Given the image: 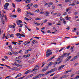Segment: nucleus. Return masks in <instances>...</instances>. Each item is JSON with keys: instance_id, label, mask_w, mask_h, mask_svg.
<instances>
[{"instance_id": "obj_40", "label": "nucleus", "mask_w": 79, "mask_h": 79, "mask_svg": "<svg viewBox=\"0 0 79 79\" xmlns=\"http://www.w3.org/2000/svg\"><path fill=\"white\" fill-rule=\"evenodd\" d=\"M69 3H69V5H70H70H71V6H74V5H76V4H74V3H72L71 4H70Z\"/></svg>"}, {"instance_id": "obj_59", "label": "nucleus", "mask_w": 79, "mask_h": 79, "mask_svg": "<svg viewBox=\"0 0 79 79\" xmlns=\"http://www.w3.org/2000/svg\"><path fill=\"white\" fill-rule=\"evenodd\" d=\"M28 53V50H26L25 51V53Z\"/></svg>"}, {"instance_id": "obj_6", "label": "nucleus", "mask_w": 79, "mask_h": 79, "mask_svg": "<svg viewBox=\"0 0 79 79\" xmlns=\"http://www.w3.org/2000/svg\"><path fill=\"white\" fill-rule=\"evenodd\" d=\"M9 6V3H6L4 5V9L5 10H8V6Z\"/></svg>"}, {"instance_id": "obj_55", "label": "nucleus", "mask_w": 79, "mask_h": 79, "mask_svg": "<svg viewBox=\"0 0 79 79\" xmlns=\"http://www.w3.org/2000/svg\"><path fill=\"white\" fill-rule=\"evenodd\" d=\"M19 53H23V50H20L19 51V52H18Z\"/></svg>"}, {"instance_id": "obj_63", "label": "nucleus", "mask_w": 79, "mask_h": 79, "mask_svg": "<svg viewBox=\"0 0 79 79\" xmlns=\"http://www.w3.org/2000/svg\"><path fill=\"white\" fill-rule=\"evenodd\" d=\"M52 9H55V6H53L52 7Z\"/></svg>"}, {"instance_id": "obj_35", "label": "nucleus", "mask_w": 79, "mask_h": 79, "mask_svg": "<svg viewBox=\"0 0 79 79\" xmlns=\"http://www.w3.org/2000/svg\"><path fill=\"white\" fill-rule=\"evenodd\" d=\"M61 15V14L60 13H59L57 15V17H59V16H60Z\"/></svg>"}, {"instance_id": "obj_45", "label": "nucleus", "mask_w": 79, "mask_h": 79, "mask_svg": "<svg viewBox=\"0 0 79 79\" xmlns=\"http://www.w3.org/2000/svg\"><path fill=\"white\" fill-rule=\"evenodd\" d=\"M43 22L44 23H47V20L45 19L43 21Z\"/></svg>"}, {"instance_id": "obj_64", "label": "nucleus", "mask_w": 79, "mask_h": 79, "mask_svg": "<svg viewBox=\"0 0 79 79\" xmlns=\"http://www.w3.org/2000/svg\"><path fill=\"white\" fill-rule=\"evenodd\" d=\"M14 70H17V68L14 67Z\"/></svg>"}, {"instance_id": "obj_51", "label": "nucleus", "mask_w": 79, "mask_h": 79, "mask_svg": "<svg viewBox=\"0 0 79 79\" xmlns=\"http://www.w3.org/2000/svg\"><path fill=\"white\" fill-rule=\"evenodd\" d=\"M10 37H12V38L14 37V35H13V34H11L10 35Z\"/></svg>"}, {"instance_id": "obj_62", "label": "nucleus", "mask_w": 79, "mask_h": 79, "mask_svg": "<svg viewBox=\"0 0 79 79\" xmlns=\"http://www.w3.org/2000/svg\"><path fill=\"white\" fill-rule=\"evenodd\" d=\"M17 61L18 63H21V60H18Z\"/></svg>"}, {"instance_id": "obj_21", "label": "nucleus", "mask_w": 79, "mask_h": 79, "mask_svg": "<svg viewBox=\"0 0 79 79\" xmlns=\"http://www.w3.org/2000/svg\"><path fill=\"white\" fill-rule=\"evenodd\" d=\"M72 9V7H69L68 8H67L66 9V12H68L70 10Z\"/></svg>"}, {"instance_id": "obj_37", "label": "nucleus", "mask_w": 79, "mask_h": 79, "mask_svg": "<svg viewBox=\"0 0 79 79\" xmlns=\"http://www.w3.org/2000/svg\"><path fill=\"white\" fill-rule=\"evenodd\" d=\"M32 43L33 44H35L36 42H37V41L35 40H33L32 41Z\"/></svg>"}, {"instance_id": "obj_38", "label": "nucleus", "mask_w": 79, "mask_h": 79, "mask_svg": "<svg viewBox=\"0 0 79 79\" xmlns=\"http://www.w3.org/2000/svg\"><path fill=\"white\" fill-rule=\"evenodd\" d=\"M31 1V0H28L26 1V3H30Z\"/></svg>"}, {"instance_id": "obj_7", "label": "nucleus", "mask_w": 79, "mask_h": 79, "mask_svg": "<svg viewBox=\"0 0 79 79\" xmlns=\"http://www.w3.org/2000/svg\"><path fill=\"white\" fill-rule=\"evenodd\" d=\"M31 42L29 41H25V42L23 43L24 45H29V44H30Z\"/></svg>"}, {"instance_id": "obj_34", "label": "nucleus", "mask_w": 79, "mask_h": 79, "mask_svg": "<svg viewBox=\"0 0 79 79\" xmlns=\"http://www.w3.org/2000/svg\"><path fill=\"white\" fill-rule=\"evenodd\" d=\"M30 73V70H28L26 71V72H25V74H28V73Z\"/></svg>"}, {"instance_id": "obj_5", "label": "nucleus", "mask_w": 79, "mask_h": 79, "mask_svg": "<svg viewBox=\"0 0 79 79\" xmlns=\"http://www.w3.org/2000/svg\"><path fill=\"white\" fill-rule=\"evenodd\" d=\"M56 68L52 69L51 70H50L49 71H48V72H47L45 73V75H47L48 74H49L50 73H51L54 72V71H56Z\"/></svg>"}, {"instance_id": "obj_43", "label": "nucleus", "mask_w": 79, "mask_h": 79, "mask_svg": "<svg viewBox=\"0 0 79 79\" xmlns=\"http://www.w3.org/2000/svg\"><path fill=\"white\" fill-rule=\"evenodd\" d=\"M79 76L77 75L76 76V77L74 78V79H79Z\"/></svg>"}, {"instance_id": "obj_50", "label": "nucleus", "mask_w": 79, "mask_h": 79, "mask_svg": "<svg viewBox=\"0 0 79 79\" xmlns=\"http://www.w3.org/2000/svg\"><path fill=\"white\" fill-rule=\"evenodd\" d=\"M14 64L16 65L17 66H19V64H18L16 62L14 63Z\"/></svg>"}, {"instance_id": "obj_36", "label": "nucleus", "mask_w": 79, "mask_h": 79, "mask_svg": "<svg viewBox=\"0 0 79 79\" xmlns=\"http://www.w3.org/2000/svg\"><path fill=\"white\" fill-rule=\"evenodd\" d=\"M7 36L8 38H10L11 37L10 35V34H8L7 35Z\"/></svg>"}, {"instance_id": "obj_25", "label": "nucleus", "mask_w": 79, "mask_h": 79, "mask_svg": "<svg viewBox=\"0 0 79 79\" xmlns=\"http://www.w3.org/2000/svg\"><path fill=\"white\" fill-rule=\"evenodd\" d=\"M65 18L67 19L66 20H70L71 19V18L70 17H65Z\"/></svg>"}, {"instance_id": "obj_13", "label": "nucleus", "mask_w": 79, "mask_h": 79, "mask_svg": "<svg viewBox=\"0 0 79 79\" xmlns=\"http://www.w3.org/2000/svg\"><path fill=\"white\" fill-rule=\"evenodd\" d=\"M21 75H22V74H21V73H19L15 77V78H17V77H21Z\"/></svg>"}, {"instance_id": "obj_3", "label": "nucleus", "mask_w": 79, "mask_h": 79, "mask_svg": "<svg viewBox=\"0 0 79 79\" xmlns=\"http://www.w3.org/2000/svg\"><path fill=\"white\" fill-rule=\"evenodd\" d=\"M22 21L21 20H19L18 21H16V23H17V24L18 25H19L18 26L19 27H23V24H19V23H22Z\"/></svg>"}, {"instance_id": "obj_29", "label": "nucleus", "mask_w": 79, "mask_h": 79, "mask_svg": "<svg viewBox=\"0 0 79 79\" xmlns=\"http://www.w3.org/2000/svg\"><path fill=\"white\" fill-rule=\"evenodd\" d=\"M41 19L40 18H36L35 19V20H40Z\"/></svg>"}, {"instance_id": "obj_49", "label": "nucleus", "mask_w": 79, "mask_h": 79, "mask_svg": "<svg viewBox=\"0 0 79 79\" xmlns=\"http://www.w3.org/2000/svg\"><path fill=\"white\" fill-rule=\"evenodd\" d=\"M42 64L43 65L42 66H41V68H42V67H43V66H44V65H45V62H43L42 63Z\"/></svg>"}, {"instance_id": "obj_46", "label": "nucleus", "mask_w": 79, "mask_h": 79, "mask_svg": "<svg viewBox=\"0 0 79 79\" xmlns=\"http://www.w3.org/2000/svg\"><path fill=\"white\" fill-rule=\"evenodd\" d=\"M63 15L64 16H66V15H67V12H64L63 14Z\"/></svg>"}, {"instance_id": "obj_27", "label": "nucleus", "mask_w": 79, "mask_h": 79, "mask_svg": "<svg viewBox=\"0 0 79 79\" xmlns=\"http://www.w3.org/2000/svg\"><path fill=\"white\" fill-rule=\"evenodd\" d=\"M48 65H47L46 67H45L44 68V69H45L46 70V71H47L48 69Z\"/></svg>"}, {"instance_id": "obj_15", "label": "nucleus", "mask_w": 79, "mask_h": 79, "mask_svg": "<svg viewBox=\"0 0 79 79\" xmlns=\"http://www.w3.org/2000/svg\"><path fill=\"white\" fill-rule=\"evenodd\" d=\"M51 15H52L54 16L56 15H57V13H54V11H52L51 13Z\"/></svg>"}, {"instance_id": "obj_17", "label": "nucleus", "mask_w": 79, "mask_h": 79, "mask_svg": "<svg viewBox=\"0 0 79 79\" xmlns=\"http://www.w3.org/2000/svg\"><path fill=\"white\" fill-rule=\"evenodd\" d=\"M55 57V56H53L52 57L50 58H49L48 61H51V60H52V59H53V58H54Z\"/></svg>"}, {"instance_id": "obj_10", "label": "nucleus", "mask_w": 79, "mask_h": 79, "mask_svg": "<svg viewBox=\"0 0 79 79\" xmlns=\"http://www.w3.org/2000/svg\"><path fill=\"white\" fill-rule=\"evenodd\" d=\"M39 68V66L36 65L35 68L33 70V71H35V70H37Z\"/></svg>"}, {"instance_id": "obj_31", "label": "nucleus", "mask_w": 79, "mask_h": 79, "mask_svg": "<svg viewBox=\"0 0 79 79\" xmlns=\"http://www.w3.org/2000/svg\"><path fill=\"white\" fill-rule=\"evenodd\" d=\"M61 58H62V57H61V56H59L57 59V61H59L60 60V59Z\"/></svg>"}, {"instance_id": "obj_53", "label": "nucleus", "mask_w": 79, "mask_h": 79, "mask_svg": "<svg viewBox=\"0 0 79 79\" xmlns=\"http://www.w3.org/2000/svg\"><path fill=\"white\" fill-rule=\"evenodd\" d=\"M1 17H2V19H3V17H4V15L3 14H2L1 15Z\"/></svg>"}, {"instance_id": "obj_47", "label": "nucleus", "mask_w": 79, "mask_h": 79, "mask_svg": "<svg viewBox=\"0 0 79 79\" xmlns=\"http://www.w3.org/2000/svg\"><path fill=\"white\" fill-rule=\"evenodd\" d=\"M64 48H62L58 52H60L61 51H62L63 50Z\"/></svg>"}, {"instance_id": "obj_39", "label": "nucleus", "mask_w": 79, "mask_h": 79, "mask_svg": "<svg viewBox=\"0 0 79 79\" xmlns=\"http://www.w3.org/2000/svg\"><path fill=\"white\" fill-rule=\"evenodd\" d=\"M71 2V0H65V3H67V2Z\"/></svg>"}, {"instance_id": "obj_16", "label": "nucleus", "mask_w": 79, "mask_h": 79, "mask_svg": "<svg viewBox=\"0 0 79 79\" xmlns=\"http://www.w3.org/2000/svg\"><path fill=\"white\" fill-rule=\"evenodd\" d=\"M37 76L38 78H39V77H42V76H44V74H40Z\"/></svg>"}, {"instance_id": "obj_54", "label": "nucleus", "mask_w": 79, "mask_h": 79, "mask_svg": "<svg viewBox=\"0 0 79 79\" xmlns=\"http://www.w3.org/2000/svg\"><path fill=\"white\" fill-rule=\"evenodd\" d=\"M12 5L14 8H15V4L14 3H12Z\"/></svg>"}, {"instance_id": "obj_18", "label": "nucleus", "mask_w": 79, "mask_h": 79, "mask_svg": "<svg viewBox=\"0 0 79 79\" xmlns=\"http://www.w3.org/2000/svg\"><path fill=\"white\" fill-rule=\"evenodd\" d=\"M34 23L35 24H36V26H39L40 24V23H38L37 22L35 21H34Z\"/></svg>"}, {"instance_id": "obj_14", "label": "nucleus", "mask_w": 79, "mask_h": 79, "mask_svg": "<svg viewBox=\"0 0 79 79\" xmlns=\"http://www.w3.org/2000/svg\"><path fill=\"white\" fill-rule=\"evenodd\" d=\"M49 13V12L46 11V12L44 13V15H45L46 14H47V15H46L45 16H49V15L50 14Z\"/></svg>"}, {"instance_id": "obj_42", "label": "nucleus", "mask_w": 79, "mask_h": 79, "mask_svg": "<svg viewBox=\"0 0 79 79\" xmlns=\"http://www.w3.org/2000/svg\"><path fill=\"white\" fill-rule=\"evenodd\" d=\"M24 19H25V20H27V21H29V19L27 18L26 17H24Z\"/></svg>"}, {"instance_id": "obj_32", "label": "nucleus", "mask_w": 79, "mask_h": 79, "mask_svg": "<svg viewBox=\"0 0 79 79\" xmlns=\"http://www.w3.org/2000/svg\"><path fill=\"white\" fill-rule=\"evenodd\" d=\"M4 18L5 19V21H7V17H6V15H5Z\"/></svg>"}, {"instance_id": "obj_11", "label": "nucleus", "mask_w": 79, "mask_h": 79, "mask_svg": "<svg viewBox=\"0 0 79 79\" xmlns=\"http://www.w3.org/2000/svg\"><path fill=\"white\" fill-rule=\"evenodd\" d=\"M77 56H75L71 60V61H74V60H75L76 59H77Z\"/></svg>"}, {"instance_id": "obj_58", "label": "nucleus", "mask_w": 79, "mask_h": 79, "mask_svg": "<svg viewBox=\"0 0 79 79\" xmlns=\"http://www.w3.org/2000/svg\"><path fill=\"white\" fill-rule=\"evenodd\" d=\"M5 34L4 33L3 35V36L2 37V39H4V38H5Z\"/></svg>"}, {"instance_id": "obj_30", "label": "nucleus", "mask_w": 79, "mask_h": 79, "mask_svg": "<svg viewBox=\"0 0 79 79\" xmlns=\"http://www.w3.org/2000/svg\"><path fill=\"white\" fill-rule=\"evenodd\" d=\"M17 11L18 13H21V9L19 8L17 9Z\"/></svg>"}, {"instance_id": "obj_28", "label": "nucleus", "mask_w": 79, "mask_h": 79, "mask_svg": "<svg viewBox=\"0 0 79 79\" xmlns=\"http://www.w3.org/2000/svg\"><path fill=\"white\" fill-rule=\"evenodd\" d=\"M72 71V70H68L65 72L66 73H69L70 72H71Z\"/></svg>"}, {"instance_id": "obj_23", "label": "nucleus", "mask_w": 79, "mask_h": 79, "mask_svg": "<svg viewBox=\"0 0 79 79\" xmlns=\"http://www.w3.org/2000/svg\"><path fill=\"white\" fill-rule=\"evenodd\" d=\"M33 6L36 8H38V5L36 4H35L34 5H33Z\"/></svg>"}, {"instance_id": "obj_12", "label": "nucleus", "mask_w": 79, "mask_h": 79, "mask_svg": "<svg viewBox=\"0 0 79 79\" xmlns=\"http://www.w3.org/2000/svg\"><path fill=\"white\" fill-rule=\"evenodd\" d=\"M27 14H28V15H31V16H33V15H34V13H31L29 12H27Z\"/></svg>"}, {"instance_id": "obj_2", "label": "nucleus", "mask_w": 79, "mask_h": 79, "mask_svg": "<svg viewBox=\"0 0 79 79\" xmlns=\"http://www.w3.org/2000/svg\"><path fill=\"white\" fill-rule=\"evenodd\" d=\"M52 64H53V65L54 68H55V67L56 66H55V65L57 64H58V62H55L53 63L52 62H49L48 63V64L47 65L48 66H51V65H52Z\"/></svg>"}, {"instance_id": "obj_26", "label": "nucleus", "mask_w": 79, "mask_h": 79, "mask_svg": "<svg viewBox=\"0 0 79 79\" xmlns=\"http://www.w3.org/2000/svg\"><path fill=\"white\" fill-rule=\"evenodd\" d=\"M31 76H32V75H29V76H27V77H26V79H28V78H29V77H31Z\"/></svg>"}, {"instance_id": "obj_57", "label": "nucleus", "mask_w": 79, "mask_h": 79, "mask_svg": "<svg viewBox=\"0 0 79 79\" xmlns=\"http://www.w3.org/2000/svg\"><path fill=\"white\" fill-rule=\"evenodd\" d=\"M18 58L19 59V60H21V59H22V57L21 56H19L18 57Z\"/></svg>"}, {"instance_id": "obj_8", "label": "nucleus", "mask_w": 79, "mask_h": 79, "mask_svg": "<svg viewBox=\"0 0 79 79\" xmlns=\"http://www.w3.org/2000/svg\"><path fill=\"white\" fill-rule=\"evenodd\" d=\"M69 76V75H63L62 77H60V79H63V78H66V77H68Z\"/></svg>"}, {"instance_id": "obj_41", "label": "nucleus", "mask_w": 79, "mask_h": 79, "mask_svg": "<svg viewBox=\"0 0 79 79\" xmlns=\"http://www.w3.org/2000/svg\"><path fill=\"white\" fill-rule=\"evenodd\" d=\"M36 78H39V77H38V76L37 75L35 77H34L33 78V79H36Z\"/></svg>"}, {"instance_id": "obj_33", "label": "nucleus", "mask_w": 79, "mask_h": 79, "mask_svg": "<svg viewBox=\"0 0 79 79\" xmlns=\"http://www.w3.org/2000/svg\"><path fill=\"white\" fill-rule=\"evenodd\" d=\"M5 21L4 19H2V22L3 24H5Z\"/></svg>"}, {"instance_id": "obj_4", "label": "nucleus", "mask_w": 79, "mask_h": 79, "mask_svg": "<svg viewBox=\"0 0 79 79\" xmlns=\"http://www.w3.org/2000/svg\"><path fill=\"white\" fill-rule=\"evenodd\" d=\"M70 54V53H64L62 55L61 57L62 58H64V57H68V56Z\"/></svg>"}, {"instance_id": "obj_48", "label": "nucleus", "mask_w": 79, "mask_h": 79, "mask_svg": "<svg viewBox=\"0 0 79 79\" xmlns=\"http://www.w3.org/2000/svg\"><path fill=\"white\" fill-rule=\"evenodd\" d=\"M58 78V76H56L53 77L52 79H56V78Z\"/></svg>"}, {"instance_id": "obj_22", "label": "nucleus", "mask_w": 79, "mask_h": 79, "mask_svg": "<svg viewBox=\"0 0 79 79\" xmlns=\"http://www.w3.org/2000/svg\"><path fill=\"white\" fill-rule=\"evenodd\" d=\"M62 21H63V23L65 25V24H66V21H65V20L64 19H63Z\"/></svg>"}, {"instance_id": "obj_1", "label": "nucleus", "mask_w": 79, "mask_h": 79, "mask_svg": "<svg viewBox=\"0 0 79 79\" xmlns=\"http://www.w3.org/2000/svg\"><path fill=\"white\" fill-rule=\"evenodd\" d=\"M46 57H48L49 56H50L51 55H52V50H50L49 49L46 52Z\"/></svg>"}, {"instance_id": "obj_52", "label": "nucleus", "mask_w": 79, "mask_h": 79, "mask_svg": "<svg viewBox=\"0 0 79 79\" xmlns=\"http://www.w3.org/2000/svg\"><path fill=\"white\" fill-rule=\"evenodd\" d=\"M35 12H37V13H39V12H40V10H39L38 9L37 10H36L35 11Z\"/></svg>"}, {"instance_id": "obj_24", "label": "nucleus", "mask_w": 79, "mask_h": 79, "mask_svg": "<svg viewBox=\"0 0 79 79\" xmlns=\"http://www.w3.org/2000/svg\"><path fill=\"white\" fill-rule=\"evenodd\" d=\"M11 16L12 17V18H17L16 15H11Z\"/></svg>"}, {"instance_id": "obj_61", "label": "nucleus", "mask_w": 79, "mask_h": 79, "mask_svg": "<svg viewBox=\"0 0 79 79\" xmlns=\"http://www.w3.org/2000/svg\"><path fill=\"white\" fill-rule=\"evenodd\" d=\"M46 71V70L45 69H42V72H44V71Z\"/></svg>"}, {"instance_id": "obj_20", "label": "nucleus", "mask_w": 79, "mask_h": 79, "mask_svg": "<svg viewBox=\"0 0 79 79\" xmlns=\"http://www.w3.org/2000/svg\"><path fill=\"white\" fill-rule=\"evenodd\" d=\"M71 58V56H70L68 57L67 58V60H66V61H69Z\"/></svg>"}, {"instance_id": "obj_60", "label": "nucleus", "mask_w": 79, "mask_h": 79, "mask_svg": "<svg viewBox=\"0 0 79 79\" xmlns=\"http://www.w3.org/2000/svg\"><path fill=\"white\" fill-rule=\"evenodd\" d=\"M23 58H27V55H23Z\"/></svg>"}, {"instance_id": "obj_56", "label": "nucleus", "mask_w": 79, "mask_h": 79, "mask_svg": "<svg viewBox=\"0 0 79 79\" xmlns=\"http://www.w3.org/2000/svg\"><path fill=\"white\" fill-rule=\"evenodd\" d=\"M19 53L18 52H14V55H17V54H18Z\"/></svg>"}, {"instance_id": "obj_9", "label": "nucleus", "mask_w": 79, "mask_h": 79, "mask_svg": "<svg viewBox=\"0 0 79 79\" xmlns=\"http://www.w3.org/2000/svg\"><path fill=\"white\" fill-rule=\"evenodd\" d=\"M64 66H65V65H61L58 68V70H60V69H61L62 68H64Z\"/></svg>"}, {"instance_id": "obj_19", "label": "nucleus", "mask_w": 79, "mask_h": 79, "mask_svg": "<svg viewBox=\"0 0 79 79\" xmlns=\"http://www.w3.org/2000/svg\"><path fill=\"white\" fill-rule=\"evenodd\" d=\"M16 35L17 37H19V36H20L21 37V36H22V35L19 33H17L16 34Z\"/></svg>"}, {"instance_id": "obj_44", "label": "nucleus", "mask_w": 79, "mask_h": 79, "mask_svg": "<svg viewBox=\"0 0 79 79\" xmlns=\"http://www.w3.org/2000/svg\"><path fill=\"white\" fill-rule=\"evenodd\" d=\"M16 43H17V42L14 41L12 42V44H14V45H16Z\"/></svg>"}]
</instances>
